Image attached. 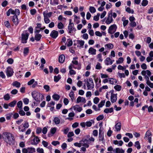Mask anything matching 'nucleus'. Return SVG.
<instances>
[{
	"label": "nucleus",
	"instance_id": "obj_1",
	"mask_svg": "<svg viewBox=\"0 0 153 153\" xmlns=\"http://www.w3.org/2000/svg\"><path fill=\"white\" fill-rule=\"evenodd\" d=\"M4 134L6 136L4 141L7 144L11 145H13L15 143V138L13 135L12 133L8 132H5Z\"/></svg>",
	"mask_w": 153,
	"mask_h": 153
},
{
	"label": "nucleus",
	"instance_id": "obj_2",
	"mask_svg": "<svg viewBox=\"0 0 153 153\" xmlns=\"http://www.w3.org/2000/svg\"><path fill=\"white\" fill-rule=\"evenodd\" d=\"M86 84L88 90H91L94 88V84L92 78H90L88 79Z\"/></svg>",
	"mask_w": 153,
	"mask_h": 153
},
{
	"label": "nucleus",
	"instance_id": "obj_3",
	"mask_svg": "<svg viewBox=\"0 0 153 153\" xmlns=\"http://www.w3.org/2000/svg\"><path fill=\"white\" fill-rule=\"evenodd\" d=\"M29 126L28 122H25L24 125L23 126L21 125L18 126V129L20 131L23 132L25 131L26 128H27Z\"/></svg>",
	"mask_w": 153,
	"mask_h": 153
},
{
	"label": "nucleus",
	"instance_id": "obj_4",
	"mask_svg": "<svg viewBox=\"0 0 153 153\" xmlns=\"http://www.w3.org/2000/svg\"><path fill=\"white\" fill-rule=\"evenodd\" d=\"M112 11L111 10L108 13V17L105 21V23L107 24H109L111 23L113 21V19L112 18Z\"/></svg>",
	"mask_w": 153,
	"mask_h": 153
},
{
	"label": "nucleus",
	"instance_id": "obj_5",
	"mask_svg": "<svg viewBox=\"0 0 153 153\" xmlns=\"http://www.w3.org/2000/svg\"><path fill=\"white\" fill-rule=\"evenodd\" d=\"M6 73L8 77H11L14 73L13 69L10 66L6 68Z\"/></svg>",
	"mask_w": 153,
	"mask_h": 153
},
{
	"label": "nucleus",
	"instance_id": "obj_6",
	"mask_svg": "<svg viewBox=\"0 0 153 153\" xmlns=\"http://www.w3.org/2000/svg\"><path fill=\"white\" fill-rule=\"evenodd\" d=\"M29 34L25 32H23L22 35V42L23 43H27V40L28 39Z\"/></svg>",
	"mask_w": 153,
	"mask_h": 153
},
{
	"label": "nucleus",
	"instance_id": "obj_7",
	"mask_svg": "<svg viewBox=\"0 0 153 153\" xmlns=\"http://www.w3.org/2000/svg\"><path fill=\"white\" fill-rule=\"evenodd\" d=\"M117 28V26L115 24L111 25L109 28L108 33L111 34L114 33L116 31Z\"/></svg>",
	"mask_w": 153,
	"mask_h": 153
},
{
	"label": "nucleus",
	"instance_id": "obj_8",
	"mask_svg": "<svg viewBox=\"0 0 153 153\" xmlns=\"http://www.w3.org/2000/svg\"><path fill=\"white\" fill-rule=\"evenodd\" d=\"M32 96L33 99L37 102H39L41 100V94L35 92H32Z\"/></svg>",
	"mask_w": 153,
	"mask_h": 153
},
{
	"label": "nucleus",
	"instance_id": "obj_9",
	"mask_svg": "<svg viewBox=\"0 0 153 153\" xmlns=\"http://www.w3.org/2000/svg\"><path fill=\"white\" fill-rule=\"evenodd\" d=\"M104 132L101 128H100L99 131V141H102V143H104L105 141L104 140Z\"/></svg>",
	"mask_w": 153,
	"mask_h": 153
},
{
	"label": "nucleus",
	"instance_id": "obj_10",
	"mask_svg": "<svg viewBox=\"0 0 153 153\" xmlns=\"http://www.w3.org/2000/svg\"><path fill=\"white\" fill-rule=\"evenodd\" d=\"M115 128L117 131H120L121 127V123L120 122L116 121L115 122Z\"/></svg>",
	"mask_w": 153,
	"mask_h": 153
},
{
	"label": "nucleus",
	"instance_id": "obj_11",
	"mask_svg": "<svg viewBox=\"0 0 153 153\" xmlns=\"http://www.w3.org/2000/svg\"><path fill=\"white\" fill-rule=\"evenodd\" d=\"M12 20L14 24L16 25L19 23V21L17 15H14L13 16L12 19Z\"/></svg>",
	"mask_w": 153,
	"mask_h": 153
},
{
	"label": "nucleus",
	"instance_id": "obj_12",
	"mask_svg": "<svg viewBox=\"0 0 153 153\" xmlns=\"http://www.w3.org/2000/svg\"><path fill=\"white\" fill-rule=\"evenodd\" d=\"M58 35V32L55 30H53L50 34V36L53 39L56 38Z\"/></svg>",
	"mask_w": 153,
	"mask_h": 153
},
{
	"label": "nucleus",
	"instance_id": "obj_13",
	"mask_svg": "<svg viewBox=\"0 0 153 153\" xmlns=\"http://www.w3.org/2000/svg\"><path fill=\"white\" fill-rule=\"evenodd\" d=\"M117 94H111V101L113 103L116 102L117 100Z\"/></svg>",
	"mask_w": 153,
	"mask_h": 153
},
{
	"label": "nucleus",
	"instance_id": "obj_14",
	"mask_svg": "<svg viewBox=\"0 0 153 153\" xmlns=\"http://www.w3.org/2000/svg\"><path fill=\"white\" fill-rule=\"evenodd\" d=\"M74 110L76 111L81 112L82 110V107L78 105H76L73 107Z\"/></svg>",
	"mask_w": 153,
	"mask_h": 153
},
{
	"label": "nucleus",
	"instance_id": "obj_15",
	"mask_svg": "<svg viewBox=\"0 0 153 153\" xmlns=\"http://www.w3.org/2000/svg\"><path fill=\"white\" fill-rule=\"evenodd\" d=\"M105 64L107 65H111L113 63L112 60L110 57H107L105 60Z\"/></svg>",
	"mask_w": 153,
	"mask_h": 153
},
{
	"label": "nucleus",
	"instance_id": "obj_16",
	"mask_svg": "<svg viewBox=\"0 0 153 153\" xmlns=\"http://www.w3.org/2000/svg\"><path fill=\"white\" fill-rule=\"evenodd\" d=\"M44 21L45 23L48 24V11L47 10L43 12Z\"/></svg>",
	"mask_w": 153,
	"mask_h": 153
},
{
	"label": "nucleus",
	"instance_id": "obj_17",
	"mask_svg": "<svg viewBox=\"0 0 153 153\" xmlns=\"http://www.w3.org/2000/svg\"><path fill=\"white\" fill-rule=\"evenodd\" d=\"M88 53L91 55L96 54V50L92 47L90 48L88 51Z\"/></svg>",
	"mask_w": 153,
	"mask_h": 153
},
{
	"label": "nucleus",
	"instance_id": "obj_18",
	"mask_svg": "<svg viewBox=\"0 0 153 153\" xmlns=\"http://www.w3.org/2000/svg\"><path fill=\"white\" fill-rule=\"evenodd\" d=\"M39 141L40 140L38 137H35L33 140V142H31V144L32 145H36Z\"/></svg>",
	"mask_w": 153,
	"mask_h": 153
},
{
	"label": "nucleus",
	"instance_id": "obj_19",
	"mask_svg": "<svg viewBox=\"0 0 153 153\" xmlns=\"http://www.w3.org/2000/svg\"><path fill=\"white\" fill-rule=\"evenodd\" d=\"M68 30H69V33H71L73 31H75L76 29L75 28L73 27V26L72 25H70V24H69L68 27Z\"/></svg>",
	"mask_w": 153,
	"mask_h": 153
},
{
	"label": "nucleus",
	"instance_id": "obj_20",
	"mask_svg": "<svg viewBox=\"0 0 153 153\" xmlns=\"http://www.w3.org/2000/svg\"><path fill=\"white\" fill-rule=\"evenodd\" d=\"M113 143L115 145H118V146H121L122 145L123 142L122 140L118 141L117 140H114Z\"/></svg>",
	"mask_w": 153,
	"mask_h": 153
},
{
	"label": "nucleus",
	"instance_id": "obj_21",
	"mask_svg": "<svg viewBox=\"0 0 153 153\" xmlns=\"http://www.w3.org/2000/svg\"><path fill=\"white\" fill-rule=\"evenodd\" d=\"M126 18L125 17H123L122 18V21L123 22V25L124 27H125L128 24V20H126Z\"/></svg>",
	"mask_w": 153,
	"mask_h": 153
},
{
	"label": "nucleus",
	"instance_id": "obj_22",
	"mask_svg": "<svg viewBox=\"0 0 153 153\" xmlns=\"http://www.w3.org/2000/svg\"><path fill=\"white\" fill-rule=\"evenodd\" d=\"M10 13L15 15V10H13L12 8L9 9L6 13L7 16H9Z\"/></svg>",
	"mask_w": 153,
	"mask_h": 153
},
{
	"label": "nucleus",
	"instance_id": "obj_23",
	"mask_svg": "<svg viewBox=\"0 0 153 153\" xmlns=\"http://www.w3.org/2000/svg\"><path fill=\"white\" fill-rule=\"evenodd\" d=\"M114 110L113 108H106L104 109V112L106 113H111L113 112Z\"/></svg>",
	"mask_w": 153,
	"mask_h": 153
},
{
	"label": "nucleus",
	"instance_id": "obj_24",
	"mask_svg": "<svg viewBox=\"0 0 153 153\" xmlns=\"http://www.w3.org/2000/svg\"><path fill=\"white\" fill-rule=\"evenodd\" d=\"M65 59V57L64 55H60L59 58V61L60 63H62Z\"/></svg>",
	"mask_w": 153,
	"mask_h": 153
},
{
	"label": "nucleus",
	"instance_id": "obj_25",
	"mask_svg": "<svg viewBox=\"0 0 153 153\" xmlns=\"http://www.w3.org/2000/svg\"><path fill=\"white\" fill-rule=\"evenodd\" d=\"M124 150L122 149L117 148L115 149V153H124Z\"/></svg>",
	"mask_w": 153,
	"mask_h": 153
},
{
	"label": "nucleus",
	"instance_id": "obj_26",
	"mask_svg": "<svg viewBox=\"0 0 153 153\" xmlns=\"http://www.w3.org/2000/svg\"><path fill=\"white\" fill-rule=\"evenodd\" d=\"M20 83L17 81L14 82L12 83V85L13 86H15L17 88L20 87Z\"/></svg>",
	"mask_w": 153,
	"mask_h": 153
},
{
	"label": "nucleus",
	"instance_id": "obj_27",
	"mask_svg": "<svg viewBox=\"0 0 153 153\" xmlns=\"http://www.w3.org/2000/svg\"><path fill=\"white\" fill-rule=\"evenodd\" d=\"M28 153H33L36 152L35 149L33 147L27 148Z\"/></svg>",
	"mask_w": 153,
	"mask_h": 153
},
{
	"label": "nucleus",
	"instance_id": "obj_28",
	"mask_svg": "<svg viewBox=\"0 0 153 153\" xmlns=\"http://www.w3.org/2000/svg\"><path fill=\"white\" fill-rule=\"evenodd\" d=\"M42 36L40 34H36L34 37L35 39L37 41H39L40 40Z\"/></svg>",
	"mask_w": 153,
	"mask_h": 153
},
{
	"label": "nucleus",
	"instance_id": "obj_29",
	"mask_svg": "<svg viewBox=\"0 0 153 153\" xmlns=\"http://www.w3.org/2000/svg\"><path fill=\"white\" fill-rule=\"evenodd\" d=\"M29 49L28 47H26L24 48L23 53L24 56H26L29 53Z\"/></svg>",
	"mask_w": 153,
	"mask_h": 153
},
{
	"label": "nucleus",
	"instance_id": "obj_30",
	"mask_svg": "<svg viewBox=\"0 0 153 153\" xmlns=\"http://www.w3.org/2000/svg\"><path fill=\"white\" fill-rule=\"evenodd\" d=\"M76 42L78 44L80 45V47H83V46L85 42L83 40H77Z\"/></svg>",
	"mask_w": 153,
	"mask_h": 153
},
{
	"label": "nucleus",
	"instance_id": "obj_31",
	"mask_svg": "<svg viewBox=\"0 0 153 153\" xmlns=\"http://www.w3.org/2000/svg\"><path fill=\"white\" fill-rule=\"evenodd\" d=\"M152 135L150 131L149 130L147 131L146 133L145 136L144 137V138L146 139V138L148 137H151Z\"/></svg>",
	"mask_w": 153,
	"mask_h": 153
},
{
	"label": "nucleus",
	"instance_id": "obj_32",
	"mask_svg": "<svg viewBox=\"0 0 153 153\" xmlns=\"http://www.w3.org/2000/svg\"><path fill=\"white\" fill-rule=\"evenodd\" d=\"M53 99L55 100L58 101L60 98V96L57 94H54L52 96Z\"/></svg>",
	"mask_w": 153,
	"mask_h": 153
},
{
	"label": "nucleus",
	"instance_id": "obj_33",
	"mask_svg": "<svg viewBox=\"0 0 153 153\" xmlns=\"http://www.w3.org/2000/svg\"><path fill=\"white\" fill-rule=\"evenodd\" d=\"M22 102L21 101H19L17 103V106L19 109H22Z\"/></svg>",
	"mask_w": 153,
	"mask_h": 153
},
{
	"label": "nucleus",
	"instance_id": "obj_34",
	"mask_svg": "<svg viewBox=\"0 0 153 153\" xmlns=\"http://www.w3.org/2000/svg\"><path fill=\"white\" fill-rule=\"evenodd\" d=\"M61 78V76L60 75H58L57 76H54V81L56 82H57Z\"/></svg>",
	"mask_w": 153,
	"mask_h": 153
},
{
	"label": "nucleus",
	"instance_id": "obj_35",
	"mask_svg": "<svg viewBox=\"0 0 153 153\" xmlns=\"http://www.w3.org/2000/svg\"><path fill=\"white\" fill-rule=\"evenodd\" d=\"M126 11L128 13H131L133 14L134 13V11L133 10H131L129 7H127L126 9Z\"/></svg>",
	"mask_w": 153,
	"mask_h": 153
},
{
	"label": "nucleus",
	"instance_id": "obj_36",
	"mask_svg": "<svg viewBox=\"0 0 153 153\" xmlns=\"http://www.w3.org/2000/svg\"><path fill=\"white\" fill-rule=\"evenodd\" d=\"M50 4L53 5L58 4V1L57 0H51Z\"/></svg>",
	"mask_w": 153,
	"mask_h": 153
},
{
	"label": "nucleus",
	"instance_id": "obj_37",
	"mask_svg": "<svg viewBox=\"0 0 153 153\" xmlns=\"http://www.w3.org/2000/svg\"><path fill=\"white\" fill-rule=\"evenodd\" d=\"M16 101L15 100L13 101L9 104V105L11 107H14L16 103Z\"/></svg>",
	"mask_w": 153,
	"mask_h": 153
},
{
	"label": "nucleus",
	"instance_id": "obj_38",
	"mask_svg": "<svg viewBox=\"0 0 153 153\" xmlns=\"http://www.w3.org/2000/svg\"><path fill=\"white\" fill-rule=\"evenodd\" d=\"M10 97L9 94L7 93L4 96V99L5 100H8L10 99Z\"/></svg>",
	"mask_w": 153,
	"mask_h": 153
},
{
	"label": "nucleus",
	"instance_id": "obj_39",
	"mask_svg": "<svg viewBox=\"0 0 153 153\" xmlns=\"http://www.w3.org/2000/svg\"><path fill=\"white\" fill-rule=\"evenodd\" d=\"M89 11L91 13H94L96 12V10L94 7L91 6L89 7Z\"/></svg>",
	"mask_w": 153,
	"mask_h": 153
},
{
	"label": "nucleus",
	"instance_id": "obj_40",
	"mask_svg": "<svg viewBox=\"0 0 153 153\" xmlns=\"http://www.w3.org/2000/svg\"><path fill=\"white\" fill-rule=\"evenodd\" d=\"M79 18L76 15L74 16V21L76 24H78L79 22Z\"/></svg>",
	"mask_w": 153,
	"mask_h": 153
},
{
	"label": "nucleus",
	"instance_id": "obj_41",
	"mask_svg": "<svg viewBox=\"0 0 153 153\" xmlns=\"http://www.w3.org/2000/svg\"><path fill=\"white\" fill-rule=\"evenodd\" d=\"M124 59L123 57H120L116 61V63L117 64L122 63Z\"/></svg>",
	"mask_w": 153,
	"mask_h": 153
},
{
	"label": "nucleus",
	"instance_id": "obj_42",
	"mask_svg": "<svg viewBox=\"0 0 153 153\" xmlns=\"http://www.w3.org/2000/svg\"><path fill=\"white\" fill-rule=\"evenodd\" d=\"M56 128H51L50 130V132L52 134V135H51V136H52L56 132Z\"/></svg>",
	"mask_w": 153,
	"mask_h": 153
},
{
	"label": "nucleus",
	"instance_id": "obj_43",
	"mask_svg": "<svg viewBox=\"0 0 153 153\" xmlns=\"http://www.w3.org/2000/svg\"><path fill=\"white\" fill-rule=\"evenodd\" d=\"M54 121L56 124H58L60 122V120L58 117H55L54 118Z\"/></svg>",
	"mask_w": 153,
	"mask_h": 153
},
{
	"label": "nucleus",
	"instance_id": "obj_44",
	"mask_svg": "<svg viewBox=\"0 0 153 153\" xmlns=\"http://www.w3.org/2000/svg\"><path fill=\"white\" fill-rule=\"evenodd\" d=\"M114 88L117 91H120L121 89V87L120 85H116L115 86Z\"/></svg>",
	"mask_w": 153,
	"mask_h": 153
},
{
	"label": "nucleus",
	"instance_id": "obj_45",
	"mask_svg": "<svg viewBox=\"0 0 153 153\" xmlns=\"http://www.w3.org/2000/svg\"><path fill=\"white\" fill-rule=\"evenodd\" d=\"M134 146L138 149H140V144L138 141L135 142Z\"/></svg>",
	"mask_w": 153,
	"mask_h": 153
},
{
	"label": "nucleus",
	"instance_id": "obj_46",
	"mask_svg": "<svg viewBox=\"0 0 153 153\" xmlns=\"http://www.w3.org/2000/svg\"><path fill=\"white\" fill-rule=\"evenodd\" d=\"M105 102V100L102 101L98 105V107L100 108L102 107L104 105Z\"/></svg>",
	"mask_w": 153,
	"mask_h": 153
},
{
	"label": "nucleus",
	"instance_id": "obj_47",
	"mask_svg": "<svg viewBox=\"0 0 153 153\" xmlns=\"http://www.w3.org/2000/svg\"><path fill=\"white\" fill-rule=\"evenodd\" d=\"M148 2L147 0H143L141 3L142 5L143 6H145L148 4Z\"/></svg>",
	"mask_w": 153,
	"mask_h": 153
},
{
	"label": "nucleus",
	"instance_id": "obj_48",
	"mask_svg": "<svg viewBox=\"0 0 153 153\" xmlns=\"http://www.w3.org/2000/svg\"><path fill=\"white\" fill-rule=\"evenodd\" d=\"M64 27L63 25L62 22H59L58 24L57 27L59 29H62Z\"/></svg>",
	"mask_w": 153,
	"mask_h": 153
},
{
	"label": "nucleus",
	"instance_id": "obj_49",
	"mask_svg": "<svg viewBox=\"0 0 153 153\" xmlns=\"http://www.w3.org/2000/svg\"><path fill=\"white\" fill-rule=\"evenodd\" d=\"M109 82L110 84H113L114 83L116 82V80L113 78H109Z\"/></svg>",
	"mask_w": 153,
	"mask_h": 153
},
{
	"label": "nucleus",
	"instance_id": "obj_50",
	"mask_svg": "<svg viewBox=\"0 0 153 153\" xmlns=\"http://www.w3.org/2000/svg\"><path fill=\"white\" fill-rule=\"evenodd\" d=\"M99 100L100 99L99 98L95 97L94 99L93 102L95 104H97L99 102Z\"/></svg>",
	"mask_w": 153,
	"mask_h": 153
},
{
	"label": "nucleus",
	"instance_id": "obj_51",
	"mask_svg": "<svg viewBox=\"0 0 153 153\" xmlns=\"http://www.w3.org/2000/svg\"><path fill=\"white\" fill-rule=\"evenodd\" d=\"M105 46H107V48L109 49H112L114 47L113 45L111 43L107 44L105 45Z\"/></svg>",
	"mask_w": 153,
	"mask_h": 153
},
{
	"label": "nucleus",
	"instance_id": "obj_52",
	"mask_svg": "<svg viewBox=\"0 0 153 153\" xmlns=\"http://www.w3.org/2000/svg\"><path fill=\"white\" fill-rule=\"evenodd\" d=\"M95 68L96 69L100 70L102 68L99 62H97L96 66Z\"/></svg>",
	"mask_w": 153,
	"mask_h": 153
},
{
	"label": "nucleus",
	"instance_id": "obj_53",
	"mask_svg": "<svg viewBox=\"0 0 153 153\" xmlns=\"http://www.w3.org/2000/svg\"><path fill=\"white\" fill-rule=\"evenodd\" d=\"M7 61L8 64H12L14 60L12 58H10L8 59Z\"/></svg>",
	"mask_w": 153,
	"mask_h": 153
},
{
	"label": "nucleus",
	"instance_id": "obj_54",
	"mask_svg": "<svg viewBox=\"0 0 153 153\" xmlns=\"http://www.w3.org/2000/svg\"><path fill=\"white\" fill-rule=\"evenodd\" d=\"M68 43L67 44V46L68 47H70V46H71V45H72L73 44V42H72V40H71L70 39H68Z\"/></svg>",
	"mask_w": 153,
	"mask_h": 153
},
{
	"label": "nucleus",
	"instance_id": "obj_55",
	"mask_svg": "<svg viewBox=\"0 0 153 153\" xmlns=\"http://www.w3.org/2000/svg\"><path fill=\"white\" fill-rule=\"evenodd\" d=\"M4 23L5 26L6 27H7L8 28H9L10 27V25L8 21H6L4 22Z\"/></svg>",
	"mask_w": 153,
	"mask_h": 153
},
{
	"label": "nucleus",
	"instance_id": "obj_56",
	"mask_svg": "<svg viewBox=\"0 0 153 153\" xmlns=\"http://www.w3.org/2000/svg\"><path fill=\"white\" fill-rule=\"evenodd\" d=\"M81 141H82L84 143H90L89 140L85 138L83 139Z\"/></svg>",
	"mask_w": 153,
	"mask_h": 153
},
{
	"label": "nucleus",
	"instance_id": "obj_57",
	"mask_svg": "<svg viewBox=\"0 0 153 153\" xmlns=\"http://www.w3.org/2000/svg\"><path fill=\"white\" fill-rule=\"evenodd\" d=\"M104 118V116L103 115H100L96 118L97 121H100L102 120Z\"/></svg>",
	"mask_w": 153,
	"mask_h": 153
},
{
	"label": "nucleus",
	"instance_id": "obj_58",
	"mask_svg": "<svg viewBox=\"0 0 153 153\" xmlns=\"http://www.w3.org/2000/svg\"><path fill=\"white\" fill-rule=\"evenodd\" d=\"M19 114L21 116H24L25 115V112L22 110L20 109L19 111Z\"/></svg>",
	"mask_w": 153,
	"mask_h": 153
},
{
	"label": "nucleus",
	"instance_id": "obj_59",
	"mask_svg": "<svg viewBox=\"0 0 153 153\" xmlns=\"http://www.w3.org/2000/svg\"><path fill=\"white\" fill-rule=\"evenodd\" d=\"M18 92V91L16 89H14L12 90L11 92L10 93L12 94L15 95Z\"/></svg>",
	"mask_w": 153,
	"mask_h": 153
},
{
	"label": "nucleus",
	"instance_id": "obj_60",
	"mask_svg": "<svg viewBox=\"0 0 153 153\" xmlns=\"http://www.w3.org/2000/svg\"><path fill=\"white\" fill-rule=\"evenodd\" d=\"M23 101L25 105H27L28 104L29 100L27 98H25L23 100Z\"/></svg>",
	"mask_w": 153,
	"mask_h": 153
},
{
	"label": "nucleus",
	"instance_id": "obj_61",
	"mask_svg": "<svg viewBox=\"0 0 153 153\" xmlns=\"http://www.w3.org/2000/svg\"><path fill=\"white\" fill-rule=\"evenodd\" d=\"M42 131V129L40 127H38L36 129V132L37 134L40 133Z\"/></svg>",
	"mask_w": 153,
	"mask_h": 153
},
{
	"label": "nucleus",
	"instance_id": "obj_62",
	"mask_svg": "<svg viewBox=\"0 0 153 153\" xmlns=\"http://www.w3.org/2000/svg\"><path fill=\"white\" fill-rule=\"evenodd\" d=\"M51 144L53 145L54 146H56L57 145L59 144L60 143L59 142L57 141H54L52 142Z\"/></svg>",
	"mask_w": 153,
	"mask_h": 153
},
{
	"label": "nucleus",
	"instance_id": "obj_63",
	"mask_svg": "<svg viewBox=\"0 0 153 153\" xmlns=\"http://www.w3.org/2000/svg\"><path fill=\"white\" fill-rule=\"evenodd\" d=\"M20 13V12L19 10L16 9L15 10V15L17 16L19 15Z\"/></svg>",
	"mask_w": 153,
	"mask_h": 153
},
{
	"label": "nucleus",
	"instance_id": "obj_64",
	"mask_svg": "<svg viewBox=\"0 0 153 153\" xmlns=\"http://www.w3.org/2000/svg\"><path fill=\"white\" fill-rule=\"evenodd\" d=\"M74 135V134L73 132H68L67 135V136L68 137H71Z\"/></svg>",
	"mask_w": 153,
	"mask_h": 153
}]
</instances>
